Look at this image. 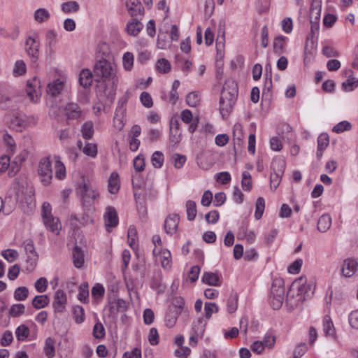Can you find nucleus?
Returning <instances> with one entry per match:
<instances>
[{
	"mask_svg": "<svg viewBox=\"0 0 358 358\" xmlns=\"http://www.w3.org/2000/svg\"><path fill=\"white\" fill-rule=\"evenodd\" d=\"M55 168V177L59 180H64L66 178V168L59 159L56 160Z\"/></svg>",
	"mask_w": 358,
	"mask_h": 358,
	"instance_id": "41",
	"label": "nucleus"
},
{
	"mask_svg": "<svg viewBox=\"0 0 358 358\" xmlns=\"http://www.w3.org/2000/svg\"><path fill=\"white\" fill-rule=\"evenodd\" d=\"M105 224L107 227H115L118 224L116 210L113 207H108L104 215Z\"/></svg>",
	"mask_w": 358,
	"mask_h": 358,
	"instance_id": "18",
	"label": "nucleus"
},
{
	"mask_svg": "<svg viewBox=\"0 0 358 358\" xmlns=\"http://www.w3.org/2000/svg\"><path fill=\"white\" fill-rule=\"evenodd\" d=\"M26 64L22 60H17L14 66L13 74L15 76H22L26 73Z\"/></svg>",
	"mask_w": 358,
	"mask_h": 358,
	"instance_id": "57",
	"label": "nucleus"
},
{
	"mask_svg": "<svg viewBox=\"0 0 358 358\" xmlns=\"http://www.w3.org/2000/svg\"><path fill=\"white\" fill-rule=\"evenodd\" d=\"M34 18L37 22L43 23L50 18V13L47 9L41 8L35 10Z\"/></svg>",
	"mask_w": 358,
	"mask_h": 358,
	"instance_id": "29",
	"label": "nucleus"
},
{
	"mask_svg": "<svg viewBox=\"0 0 358 358\" xmlns=\"http://www.w3.org/2000/svg\"><path fill=\"white\" fill-rule=\"evenodd\" d=\"M79 8L78 3L75 1H66L62 4V10L66 13L77 12Z\"/></svg>",
	"mask_w": 358,
	"mask_h": 358,
	"instance_id": "39",
	"label": "nucleus"
},
{
	"mask_svg": "<svg viewBox=\"0 0 358 358\" xmlns=\"http://www.w3.org/2000/svg\"><path fill=\"white\" fill-rule=\"evenodd\" d=\"M342 273L345 277H351L358 273V262L354 259H347L343 261Z\"/></svg>",
	"mask_w": 358,
	"mask_h": 358,
	"instance_id": "11",
	"label": "nucleus"
},
{
	"mask_svg": "<svg viewBox=\"0 0 358 358\" xmlns=\"http://www.w3.org/2000/svg\"><path fill=\"white\" fill-rule=\"evenodd\" d=\"M331 225V218L329 215L324 214L318 220L317 229L320 232H326Z\"/></svg>",
	"mask_w": 358,
	"mask_h": 358,
	"instance_id": "27",
	"label": "nucleus"
},
{
	"mask_svg": "<svg viewBox=\"0 0 358 358\" xmlns=\"http://www.w3.org/2000/svg\"><path fill=\"white\" fill-rule=\"evenodd\" d=\"M265 208V201L262 197H259L257 199L256 204H255V217L256 220H259L264 213Z\"/></svg>",
	"mask_w": 358,
	"mask_h": 358,
	"instance_id": "45",
	"label": "nucleus"
},
{
	"mask_svg": "<svg viewBox=\"0 0 358 358\" xmlns=\"http://www.w3.org/2000/svg\"><path fill=\"white\" fill-rule=\"evenodd\" d=\"M323 331L326 336H334L336 334L333 322L328 315L323 317Z\"/></svg>",
	"mask_w": 358,
	"mask_h": 358,
	"instance_id": "26",
	"label": "nucleus"
},
{
	"mask_svg": "<svg viewBox=\"0 0 358 358\" xmlns=\"http://www.w3.org/2000/svg\"><path fill=\"white\" fill-rule=\"evenodd\" d=\"M348 322L352 328L358 330V309L352 310L349 314Z\"/></svg>",
	"mask_w": 358,
	"mask_h": 358,
	"instance_id": "64",
	"label": "nucleus"
},
{
	"mask_svg": "<svg viewBox=\"0 0 358 358\" xmlns=\"http://www.w3.org/2000/svg\"><path fill=\"white\" fill-rule=\"evenodd\" d=\"M43 351L47 357L53 358L55 357V341L52 338L48 337L45 339Z\"/></svg>",
	"mask_w": 358,
	"mask_h": 358,
	"instance_id": "33",
	"label": "nucleus"
},
{
	"mask_svg": "<svg viewBox=\"0 0 358 358\" xmlns=\"http://www.w3.org/2000/svg\"><path fill=\"white\" fill-rule=\"evenodd\" d=\"M39 84V80H36V78L27 81L26 92L27 96L34 102H36L41 96Z\"/></svg>",
	"mask_w": 358,
	"mask_h": 358,
	"instance_id": "9",
	"label": "nucleus"
},
{
	"mask_svg": "<svg viewBox=\"0 0 358 358\" xmlns=\"http://www.w3.org/2000/svg\"><path fill=\"white\" fill-rule=\"evenodd\" d=\"M123 116L124 115L119 113V109L115 110V117L113 119V126L117 131H121L124 126L122 120Z\"/></svg>",
	"mask_w": 358,
	"mask_h": 358,
	"instance_id": "61",
	"label": "nucleus"
},
{
	"mask_svg": "<svg viewBox=\"0 0 358 358\" xmlns=\"http://www.w3.org/2000/svg\"><path fill=\"white\" fill-rule=\"evenodd\" d=\"M351 124L348 121H342L337 124H336L332 131L335 133L340 134L345 131H348L351 129Z\"/></svg>",
	"mask_w": 358,
	"mask_h": 358,
	"instance_id": "59",
	"label": "nucleus"
},
{
	"mask_svg": "<svg viewBox=\"0 0 358 358\" xmlns=\"http://www.w3.org/2000/svg\"><path fill=\"white\" fill-rule=\"evenodd\" d=\"M201 282L210 286L220 285V279L218 275L212 272H204L201 277Z\"/></svg>",
	"mask_w": 358,
	"mask_h": 358,
	"instance_id": "22",
	"label": "nucleus"
},
{
	"mask_svg": "<svg viewBox=\"0 0 358 358\" xmlns=\"http://www.w3.org/2000/svg\"><path fill=\"white\" fill-rule=\"evenodd\" d=\"M73 263L76 268H80L85 263L84 251L78 245H76L72 252Z\"/></svg>",
	"mask_w": 358,
	"mask_h": 358,
	"instance_id": "19",
	"label": "nucleus"
},
{
	"mask_svg": "<svg viewBox=\"0 0 358 358\" xmlns=\"http://www.w3.org/2000/svg\"><path fill=\"white\" fill-rule=\"evenodd\" d=\"M37 260H38V255H28L27 257V259H26L27 271H28L29 272L32 271L36 265Z\"/></svg>",
	"mask_w": 358,
	"mask_h": 358,
	"instance_id": "62",
	"label": "nucleus"
},
{
	"mask_svg": "<svg viewBox=\"0 0 358 358\" xmlns=\"http://www.w3.org/2000/svg\"><path fill=\"white\" fill-rule=\"evenodd\" d=\"M66 296L62 289H58L55 294L53 307L57 313H63L66 308Z\"/></svg>",
	"mask_w": 358,
	"mask_h": 358,
	"instance_id": "13",
	"label": "nucleus"
},
{
	"mask_svg": "<svg viewBox=\"0 0 358 358\" xmlns=\"http://www.w3.org/2000/svg\"><path fill=\"white\" fill-rule=\"evenodd\" d=\"M77 194L81 198L82 206L84 211L90 210L94 205V201L99 198V194L90 184L80 185L77 189Z\"/></svg>",
	"mask_w": 358,
	"mask_h": 358,
	"instance_id": "6",
	"label": "nucleus"
},
{
	"mask_svg": "<svg viewBox=\"0 0 358 358\" xmlns=\"http://www.w3.org/2000/svg\"><path fill=\"white\" fill-rule=\"evenodd\" d=\"M106 332L103 324L98 322L93 327V336L98 339L103 338L105 336Z\"/></svg>",
	"mask_w": 358,
	"mask_h": 358,
	"instance_id": "60",
	"label": "nucleus"
},
{
	"mask_svg": "<svg viewBox=\"0 0 358 358\" xmlns=\"http://www.w3.org/2000/svg\"><path fill=\"white\" fill-rule=\"evenodd\" d=\"M67 120H78L82 115L80 106L76 103H69L64 107Z\"/></svg>",
	"mask_w": 358,
	"mask_h": 358,
	"instance_id": "12",
	"label": "nucleus"
},
{
	"mask_svg": "<svg viewBox=\"0 0 358 358\" xmlns=\"http://www.w3.org/2000/svg\"><path fill=\"white\" fill-rule=\"evenodd\" d=\"M156 68L159 72L162 73H167L171 71V64L167 59L162 58L158 59Z\"/></svg>",
	"mask_w": 358,
	"mask_h": 358,
	"instance_id": "46",
	"label": "nucleus"
},
{
	"mask_svg": "<svg viewBox=\"0 0 358 358\" xmlns=\"http://www.w3.org/2000/svg\"><path fill=\"white\" fill-rule=\"evenodd\" d=\"M47 218L49 220V222L47 223L44 222L45 227L51 231L58 233L59 229H60L59 219L53 217L52 215L48 216Z\"/></svg>",
	"mask_w": 358,
	"mask_h": 358,
	"instance_id": "38",
	"label": "nucleus"
},
{
	"mask_svg": "<svg viewBox=\"0 0 358 358\" xmlns=\"http://www.w3.org/2000/svg\"><path fill=\"white\" fill-rule=\"evenodd\" d=\"M108 191L110 194H116L120 189V180L118 178V174L116 173H112L108 180Z\"/></svg>",
	"mask_w": 358,
	"mask_h": 358,
	"instance_id": "28",
	"label": "nucleus"
},
{
	"mask_svg": "<svg viewBox=\"0 0 358 358\" xmlns=\"http://www.w3.org/2000/svg\"><path fill=\"white\" fill-rule=\"evenodd\" d=\"M36 123L37 118L35 116L27 115L26 114L15 110L12 113L9 127L17 132H22L27 128L34 126Z\"/></svg>",
	"mask_w": 358,
	"mask_h": 358,
	"instance_id": "4",
	"label": "nucleus"
},
{
	"mask_svg": "<svg viewBox=\"0 0 358 358\" xmlns=\"http://www.w3.org/2000/svg\"><path fill=\"white\" fill-rule=\"evenodd\" d=\"M219 308L215 303H206L204 306L205 317L207 319L211 317L213 313H217Z\"/></svg>",
	"mask_w": 358,
	"mask_h": 358,
	"instance_id": "56",
	"label": "nucleus"
},
{
	"mask_svg": "<svg viewBox=\"0 0 358 358\" xmlns=\"http://www.w3.org/2000/svg\"><path fill=\"white\" fill-rule=\"evenodd\" d=\"M73 314L76 323L80 324L85 320V313L82 306H74L73 309Z\"/></svg>",
	"mask_w": 358,
	"mask_h": 358,
	"instance_id": "52",
	"label": "nucleus"
},
{
	"mask_svg": "<svg viewBox=\"0 0 358 358\" xmlns=\"http://www.w3.org/2000/svg\"><path fill=\"white\" fill-rule=\"evenodd\" d=\"M93 79H94V72L87 69H83L79 74V83L84 88L90 87Z\"/></svg>",
	"mask_w": 358,
	"mask_h": 358,
	"instance_id": "20",
	"label": "nucleus"
},
{
	"mask_svg": "<svg viewBox=\"0 0 358 358\" xmlns=\"http://www.w3.org/2000/svg\"><path fill=\"white\" fill-rule=\"evenodd\" d=\"M25 311V306L22 303L14 304L11 306L9 310L10 316L13 317H17L23 315Z\"/></svg>",
	"mask_w": 358,
	"mask_h": 358,
	"instance_id": "47",
	"label": "nucleus"
},
{
	"mask_svg": "<svg viewBox=\"0 0 358 358\" xmlns=\"http://www.w3.org/2000/svg\"><path fill=\"white\" fill-rule=\"evenodd\" d=\"M248 223H243L239 229L238 236H243L248 243H253L255 239V234L253 231H247Z\"/></svg>",
	"mask_w": 358,
	"mask_h": 358,
	"instance_id": "37",
	"label": "nucleus"
},
{
	"mask_svg": "<svg viewBox=\"0 0 358 358\" xmlns=\"http://www.w3.org/2000/svg\"><path fill=\"white\" fill-rule=\"evenodd\" d=\"M128 243L131 248L134 249L137 244V230L135 227L130 226L128 229Z\"/></svg>",
	"mask_w": 358,
	"mask_h": 358,
	"instance_id": "40",
	"label": "nucleus"
},
{
	"mask_svg": "<svg viewBox=\"0 0 358 358\" xmlns=\"http://www.w3.org/2000/svg\"><path fill=\"white\" fill-rule=\"evenodd\" d=\"M29 294V289L26 287H19L14 292V298L17 301L25 300Z\"/></svg>",
	"mask_w": 358,
	"mask_h": 358,
	"instance_id": "50",
	"label": "nucleus"
},
{
	"mask_svg": "<svg viewBox=\"0 0 358 358\" xmlns=\"http://www.w3.org/2000/svg\"><path fill=\"white\" fill-rule=\"evenodd\" d=\"M347 80L343 82L342 87L345 91H352L358 86V80L352 76L353 72L350 69H346L343 72Z\"/></svg>",
	"mask_w": 358,
	"mask_h": 358,
	"instance_id": "17",
	"label": "nucleus"
},
{
	"mask_svg": "<svg viewBox=\"0 0 358 358\" xmlns=\"http://www.w3.org/2000/svg\"><path fill=\"white\" fill-rule=\"evenodd\" d=\"M65 85V82L60 79H56L53 80L48 85V94L52 97L58 96L64 90Z\"/></svg>",
	"mask_w": 358,
	"mask_h": 358,
	"instance_id": "16",
	"label": "nucleus"
},
{
	"mask_svg": "<svg viewBox=\"0 0 358 358\" xmlns=\"http://www.w3.org/2000/svg\"><path fill=\"white\" fill-rule=\"evenodd\" d=\"M286 37L279 36L275 38L273 41V51L275 54L280 55L284 52Z\"/></svg>",
	"mask_w": 358,
	"mask_h": 358,
	"instance_id": "30",
	"label": "nucleus"
},
{
	"mask_svg": "<svg viewBox=\"0 0 358 358\" xmlns=\"http://www.w3.org/2000/svg\"><path fill=\"white\" fill-rule=\"evenodd\" d=\"M157 255H160L161 264L164 268L167 269L171 268V255L169 250H159L157 252Z\"/></svg>",
	"mask_w": 358,
	"mask_h": 358,
	"instance_id": "35",
	"label": "nucleus"
},
{
	"mask_svg": "<svg viewBox=\"0 0 358 358\" xmlns=\"http://www.w3.org/2000/svg\"><path fill=\"white\" fill-rule=\"evenodd\" d=\"M126 6L132 17L143 16L144 8L139 0H128Z\"/></svg>",
	"mask_w": 358,
	"mask_h": 358,
	"instance_id": "15",
	"label": "nucleus"
},
{
	"mask_svg": "<svg viewBox=\"0 0 358 358\" xmlns=\"http://www.w3.org/2000/svg\"><path fill=\"white\" fill-rule=\"evenodd\" d=\"M122 64L124 70L129 71L132 69L134 65V55L131 52H127L124 54Z\"/></svg>",
	"mask_w": 358,
	"mask_h": 358,
	"instance_id": "44",
	"label": "nucleus"
},
{
	"mask_svg": "<svg viewBox=\"0 0 358 358\" xmlns=\"http://www.w3.org/2000/svg\"><path fill=\"white\" fill-rule=\"evenodd\" d=\"M238 296L237 293L232 292L227 301V312L230 314L234 313L238 308Z\"/></svg>",
	"mask_w": 358,
	"mask_h": 358,
	"instance_id": "32",
	"label": "nucleus"
},
{
	"mask_svg": "<svg viewBox=\"0 0 358 358\" xmlns=\"http://www.w3.org/2000/svg\"><path fill=\"white\" fill-rule=\"evenodd\" d=\"M25 45L28 55L31 57L33 62H36L39 55V43L33 37L29 36Z\"/></svg>",
	"mask_w": 358,
	"mask_h": 358,
	"instance_id": "10",
	"label": "nucleus"
},
{
	"mask_svg": "<svg viewBox=\"0 0 358 358\" xmlns=\"http://www.w3.org/2000/svg\"><path fill=\"white\" fill-rule=\"evenodd\" d=\"M285 162L282 159H275L271 163V173L270 175L271 188L276 189L278 187L281 177L284 173Z\"/></svg>",
	"mask_w": 358,
	"mask_h": 358,
	"instance_id": "8",
	"label": "nucleus"
},
{
	"mask_svg": "<svg viewBox=\"0 0 358 358\" xmlns=\"http://www.w3.org/2000/svg\"><path fill=\"white\" fill-rule=\"evenodd\" d=\"M0 106L2 109L11 110L12 113L15 111L17 107L13 101V100L9 97L3 98L0 103Z\"/></svg>",
	"mask_w": 358,
	"mask_h": 358,
	"instance_id": "58",
	"label": "nucleus"
},
{
	"mask_svg": "<svg viewBox=\"0 0 358 358\" xmlns=\"http://www.w3.org/2000/svg\"><path fill=\"white\" fill-rule=\"evenodd\" d=\"M29 335V329L25 324L20 325L15 330V336L18 341H24Z\"/></svg>",
	"mask_w": 358,
	"mask_h": 358,
	"instance_id": "42",
	"label": "nucleus"
},
{
	"mask_svg": "<svg viewBox=\"0 0 358 358\" xmlns=\"http://www.w3.org/2000/svg\"><path fill=\"white\" fill-rule=\"evenodd\" d=\"M2 257L11 263L15 262L18 257V252L17 250L13 249H7L1 252Z\"/></svg>",
	"mask_w": 358,
	"mask_h": 358,
	"instance_id": "48",
	"label": "nucleus"
},
{
	"mask_svg": "<svg viewBox=\"0 0 358 358\" xmlns=\"http://www.w3.org/2000/svg\"><path fill=\"white\" fill-rule=\"evenodd\" d=\"M186 212L188 220L192 221L195 219L197 210L196 203L194 201L188 200L186 202Z\"/></svg>",
	"mask_w": 358,
	"mask_h": 358,
	"instance_id": "36",
	"label": "nucleus"
},
{
	"mask_svg": "<svg viewBox=\"0 0 358 358\" xmlns=\"http://www.w3.org/2000/svg\"><path fill=\"white\" fill-rule=\"evenodd\" d=\"M81 132L84 138H92L94 133L93 122L92 121L85 122L82 126Z\"/></svg>",
	"mask_w": 358,
	"mask_h": 358,
	"instance_id": "34",
	"label": "nucleus"
},
{
	"mask_svg": "<svg viewBox=\"0 0 358 358\" xmlns=\"http://www.w3.org/2000/svg\"><path fill=\"white\" fill-rule=\"evenodd\" d=\"M82 150L84 154L92 157H95L97 155V146L94 143H86Z\"/></svg>",
	"mask_w": 358,
	"mask_h": 358,
	"instance_id": "53",
	"label": "nucleus"
},
{
	"mask_svg": "<svg viewBox=\"0 0 358 358\" xmlns=\"http://www.w3.org/2000/svg\"><path fill=\"white\" fill-rule=\"evenodd\" d=\"M89 296V286L88 284L85 282L79 287L78 299L84 303H86Z\"/></svg>",
	"mask_w": 358,
	"mask_h": 358,
	"instance_id": "54",
	"label": "nucleus"
},
{
	"mask_svg": "<svg viewBox=\"0 0 358 358\" xmlns=\"http://www.w3.org/2000/svg\"><path fill=\"white\" fill-rule=\"evenodd\" d=\"M242 188L244 191H250L252 189L251 175L248 171L242 173Z\"/></svg>",
	"mask_w": 358,
	"mask_h": 358,
	"instance_id": "49",
	"label": "nucleus"
},
{
	"mask_svg": "<svg viewBox=\"0 0 358 358\" xmlns=\"http://www.w3.org/2000/svg\"><path fill=\"white\" fill-rule=\"evenodd\" d=\"M285 282L281 278H275L273 280L270 296L269 303L274 310H278L281 308L285 299Z\"/></svg>",
	"mask_w": 358,
	"mask_h": 358,
	"instance_id": "5",
	"label": "nucleus"
},
{
	"mask_svg": "<svg viewBox=\"0 0 358 358\" xmlns=\"http://www.w3.org/2000/svg\"><path fill=\"white\" fill-rule=\"evenodd\" d=\"M173 308L175 309L174 307H169L164 318L165 324L169 328H171L176 324L178 317L180 314L178 310H174Z\"/></svg>",
	"mask_w": 358,
	"mask_h": 358,
	"instance_id": "23",
	"label": "nucleus"
},
{
	"mask_svg": "<svg viewBox=\"0 0 358 358\" xmlns=\"http://www.w3.org/2000/svg\"><path fill=\"white\" fill-rule=\"evenodd\" d=\"M321 0H313L310 6V20L320 22L321 15Z\"/></svg>",
	"mask_w": 358,
	"mask_h": 358,
	"instance_id": "24",
	"label": "nucleus"
},
{
	"mask_svg": "<svg viewBox=\"0 0 358 358\" xmlns=\"http://www.w3.org/2000/svg\"><path fill=\"white\" fill-rule=\"evenodd\" d=\"M141 103L146 108H151L153 105L152 99L150 94L147 92H143L140 96Z\"/></svg>",
	"mask_w": 358,
	"mask_h": 358,
	"instance_id": "63",
	"label": "nucleus"
},
{
	"mask_svg": "<svg viewBox=\"0 0 358 358\" xmlns=\"http://www.w3.org/2000/svg\"><path fill=\"white\" fill-rule=\"evenodd\" d=\"M180 217L178 214L169 215L164 221V230L167 234L173 235L177 230Z\"/></svg>",
	"mask_w": 358,
	"mask_h": 358,
	"instance_id": "14",
	"label": "nucleus"
},
{
	"mask_svg": "<svg viewBox=\"0 0 358 358\" xmlns=\"http://www.w3.org/2000/svg\"><path fill=\"white\" fill-rule=\"evenodd\" d=\"M143 27V25L139 20L136 18H132L127 24V31L129 35L136 36Z\"/></svg>",
	"mask_w": 358,
	"mask_h": 358,
	"instance_id": "21",
	"label": "nucleus"
},
{
	"mask_svg": "<svg viewBox=\"0 0 358 358\" xmlns=\"http://www.w3.org/2000/svg\"><path fill=\"white\" fill-rule=\"evenodd\" d=\"M93 71L95 81L111 84L114 94L118 85L116 64L106 59H101L96 61Z\"/></svg>",
	"mask_w": 358,
	"mask_h": 358,
	"instance_id": "1",
	"label": "nucleus"
},
{
	"mask_svg": "<svg viewBox=\"0 0 358 358\" xmlns=\"http://www.w3.org/2000/svg\"><path fill=\"white\" fill-rule=\"evenodd\" d=\"M238 94L236 82L232 79H227L223 85L220 99V112L224 119H226L232 111Z\"/></svg>",
	"mask_w": 358,
	"mask_h": 358,
	"instance_id": "2",
	"label": "nucleus"
},
{
	"mask_svg": "<svg viewBox=\"0 0 358 358\" xmlns=\"http://www.w3.org/2000/svg\"><path fill=\"white\" fill-rule=\"evenodd\" d=\"M57 34L54 30H48L45 34V42L50 48H52L57 43Z\"/></svg>",
	"mask_w": 358,
	"mask_h": 358,
	"instance_id": "51",
	"label": "nucleus"
},
{
	"mask_svg": "<svg viewBox=\"0 0 358 358\" xmlns=\"http://www.w3.org/2000/svg\"><path fill=\"white\" fill-rule=\"evenodd\" d=\"M38 174L43 185L47 186L51 183L53 172L50 157H43L40 160L38 165Z\"/></svg>",
	"mask_w": 358,
	"mask_h": 358,
	"instance_id": "7",
	"label": "nucleus"
},
{
	"mask_svg": "<svg viewBox=\"0 0 358 358\" xmlns=\"http://www.w3.org/2000/svg\"><path fill=\"white\" fill-rule=\"evenodd\" d=\"M50 303V299L47 295H37L32 300V306L36 309H41L46 306H48Z\"/></svg>",
	"mask_w": 358,
	"mask_h": 358,
	"instance_id": "31",
	"label": "nucleus"
},
{
	"mask_svg": "<svg viewBox=\"0 0 358 358\" xmlns=\"http://www.w3.org/2000/svg\"><path fill=\"white\" fill-rule=\"evenodd\" d=\"M164 160V155L160 151H155L151 157L152 164L155 168L159 169L162 166Z\"/></svg>",
	"mask_w": 358,
	"mask_h": 358,
	"instance_id": "43",
	"label": "nucleus"
},
{
	"mask_svg": "<svg viewBox=\"0 0 358 358\" xmlns=\"http://www.w3.org/2000/svg\"><path fill=\"white\" fill-rule=\"evenodd\" d=\"M206 325V322L202 317L197 319L192 324V333L200 336L201 338H203Z\"/></svg>",
	"mask_w": 358,
	"mask_h": 358,
	"instance_id": "25",
	"label": "nucleus"
},
{
	"mask_svg": "<svg viewBox=\"0 0 358 358\" xmlns=\"http://www.w3.org/2000/svg\"><path fill=\"white\" fill-rule=\"evenodd\" d=\"M186 101L189 106L196 107L200 101L199 94L196 92L189 93L186 97Z\"/></svg>",
	"mask_w": 358,
	"mask_h": 358,
	"instance_id": "55",
	"label": "nucleus"
},
{
	"mask_svg": "<svg viewBox=\"0 0 358 358\" xmlns=\"http://www.w3.org/2000/svg\"><path fill=\"white\" fill-rule=\"evenodd\" d=\"M307 279L301 276L296 279L290 285L286 296V303L292 308L300 306L307 293Z\"/></svg>",
	"mask_w": 358,
	"mask_h": 358,
	"instance_id": "3",
	"label": "nucleus"
}]
</instances>
